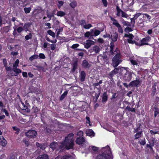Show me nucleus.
Wrapping results in <instances>:
<instances>
[{"label":"nucleus","mask_w":159,"mask_h":159,"mask_svg":"<svg viewBox=\"0 0 159 159\" xmlns=\"http://www.w3.org/2000/svg\"><path fill=\"white\" fill-rule=\"evenodd\" d=\"M132 31V30L131 28L128 27L126 28L125 29V31L126 32H131Z\"/></svg>","instance_id":"8fccbe9b"},{"label":"nucleus","mask_w":159,"mask_h":159,"mask_svg":"<svg viewBox=\"0 0 159 159\" xmlns=\"http://www.w3.org/2000/svg\"><path fill=\"white\" fill-rule=\"evenodd\" d=\"M86 123L87 124V126H90L91 125L90 124V118L89 117L87 116L86 117Z\"/></svg>","instance_id":"49530a36"},{"label":"nucleus","mask_w":159,"mask_h":159,"mask_svg":"<svg viewBox=\"0 0 159 159\" xmlns=\"http://www.w3.org/2000/svg\"><path fill=\"white\" fill-rule=\"evenodd\" d=\"M86 134L89 136L93 137L94 136L95 133L91 129H89L86 131Z\"/></svg>","instance_id":"f3484780"},{"label":"nucleus","mask_w":159,"mask_h":159,"mask_svg":"<svg viewBox=\"0 0 159 159\" xmlns=\"http://www.w3.org/2000/svg\"><path fill=\"white\" fill-rule=\"evenodd\" d=\"M24 29L23 28L21 27H18L17 29V32L19 33H21L23 30Z\"/></svg>","instance_id":"864d4df0"},{"label":"nucleus","mask_w":159,"mask_h":159,"mask_svg":"<svg viewBox=\"0 0 159 159\" xmlns=\"http://www.w3.org/2000/svg\"><path fill=\"white\" fill-rule=\"evenodd\" d=\"M108 97L106 92H105L103 94L102 101V102H106L107 100Z\"/></svg>","instance_id":"b1692460"},{"label":"nucleus","mask_w":159,"mask_h":159,"mask_svg":"<svg viewBox=\"0 0 159 159\" xmlns=\"http://www.w3.org/2000/svg\"><path fill=\"white\" fill-rule=\"evenodd\" d=\"M107 58V56L106 55L102 56V55H99L97 57L98 61V62L100 61V60L103 61H105Z\"/></svg>","instance_id":"2eb2a0df"},{"label":"nucleus","mask_w":159,"mask_h":159,"mask_svg":"<svg viewBox=\"0 0 159 159\" xmlns=\"http://www.w3.org/2000/svg\"><path fill=\"white\" fill-rule=\"evenodd\" d=\"M70 156L68 155H65L63 156L62 157H61V159H70Z\"/></svg>","instance_id":"6e6d98bb"},{"label":"nucleus","mask_w":159,"mask_h":159,"mask_svg":"<svg viewBox=\"0 0 159 159\" xmlns=\"http://www.w3.org/2000/svg\"><path fill=\"white\" fill-rule=\"evenodd\" d=\"M38 58V55H34L31 56L29 58L30 60L32 61L34 59H37Z\"/></svg>","instance_id":"4c0bfd02"},{"label":"nucleus","mask_w":159,"mask_h":159,"mask_svg":"<svg viewBox=\"0 0 159 159\" xmlns=\"http://www.w3.org/2000/svg\"><path fill=\"white\" fill-rule=\"evenodd\" d=\"M115 74H116V73H115L114 72V71L112 70L111 72L110 73L109 75L111 77H112Z\"/></svg>","instance_id":"680f3d73"},{"label":"nucleus","mask_w":159,"mask_h":159,"mask_svg":"<svg viewBox=\"0 0 159 159\" xmlns=\"http://www.w3.org/2000/svg\"><path fill=\"white\" fill-rule=\"evenodd\" d=\"M114 54H115L116 55L112 59V64L114 67H116L121 62V60L120 59V54L118 49L116 48V51L114 52Z\"/></svg>","instance_id":"7ed1b4c3"},{"label":"nucleus","mask_w":159,"mask_h":159,"mask_svg":"<svg viewBox=\"0 0 159 159\" xmlns=\"http://www.w3.org/2000/svg\"><path fill=\"white\" fill-rule=\"evenodd\" d=\"M65 14V13L62 11H58L57 14V16L61 17L64 16Z\"/></svg>","instance_id":"a878e982"},{"label":"nucleus","mask_w":159,"mask_h":159,"mask_svg":"<svg viewBox=\"0 0 159 159\" xmlns=\"http://www.w3.org/2000/svg\"><path fill=\"white\" fill-rule=\"evenodd\" d=\"M140 84V82L139 80H136L130 82L129 84V85L131 86H139Z\"/></svg>","instance_id":"f8f14e48"},{"label":"nucleus","mask_w":159,"mask_h":159,"mask_svg":"<svg viewBox=\"0 0 159 159\" xmlns=\"http://www.w3.org/2000/svg\"><path fill=\"white\" fill-rule=\"evenodd\" d=\"M13 129L14 130L16 131L17 132H18L19 131V129L16 127H13Z\"/></svg>","instance_id":"774afa93"},{"label":"nucleus","mask_w":159,"mask_h":159,"mask_svg":"<svg viewBox=\"0 0 159 159\" xmlns=\"http://www.w3.org/2000/svg\"><path fill=\"white\" fill-rule=\"evenodd\" d=\"M143 17H144V16H145L147 18V19H148V20H150L151 19V16H149V15H148V14H143Z\"/></svg>","instance_id":"5fc2aeb1"},{"label":"nucleus","mask_w":159,"mask_h":159,"mask_svg":"<svg viewBox=\"0 0 159 159\" xmlns=\"http://www.w3.org/2000/svg\"><path fill=\"white\" fill-rule=\"evenodd\" d=\"M21 104L23 106L22 108L23 110H24L27 111H29V109L25 105L24 103L21 102Z\"/></svg>","instance_id":"72a5a7b5"},{"label":"nucleus","mask_w":159,"mask_h":159,"mask_svg":"<svg viewBox=\"0 0 159 159\" xmlns=\"http://www.w3.org/2000/svg\"><path fill=\"white\" fill-rule=\"evenodd\" d=\"M150 133L153 134H157L158 133V132L156 131L151 130L150 131Z\"/></svg>","instance_id":"338daca9"},{"label":"nucleus","mask_w":159,"mask_h":159,"mask_svg":"<svg viewBox=\"0 0 159 159\" xmlns=\"http://www.w3.org/2000/svg\"><path fill=\"white\" fill-rule=\"evenodd\" d=\"M86 77V74L84 71H82L80 73V81H83L84 80Z\"/></svg>","instance_id":"dca6fc26"},{"label":"nucleus","mask_w":159,"mask_h":159,"mask_svg":"<svg viewBox=\"0 0 159 159\" xmlns=\"http://www.w3.org/2000/svg\"><path fill=\"white\" fill-rule=\"evenodd\" d=\"M102 2L105 7H107V0H102Z\"/></svg>","instance_id":"603ef678"},{"label":"nucleus","mask_w":159,"mask_h":159,"mask_svg":"<svg viewBox=\"0 0 159 159\" xmlns=\"http://www.w3.org/2000/svg\"><path fill=\"white\" fill-rule=\"evenodd\" d=\"M98 41L99 43H103L104 42V40L102 38H99L98 39Z\"/></svg>","instance_id":"69168bd1"},{"label":"nucleus","mask_w":159,"mask_h":159,"mask_svg":"<svg viewBox=\"0 0 159 159\" xmlns=\"http://www.w3.org/2000/svg\"><path fill=\"white\" fill-rule=\"evenodd\" d=\"M1 111H2L4 112L5 114V115L7 116H9V113L7 111L5 108H2L1 109Z\"/></svg>","instance_id":"c9c22d12"},{"label":"nucleus","mask_w":159,"mask_h":159,"mask_svg":"<svg viewBox=\"0 0 159 159\" xmlns=\"http://www.w3.org/2000/svg\"><path fill=\"white\" fill-rule=\"evenodd\" d=\"M141 14L140 13H137L134 15V16L133 18L131 19V24L133 25V26H134V25L135 23V21L134 20L136 19Z\"/></svg>","instance_id":"6ab92c4d"},{"label":"nucleus","mask_w":159,"mask_h":159,"mask_svg":"<svg viewBox=\"0 0 159 159\" xmlns=\"http://www.w3.org/2000/svg\"><path fill=\"white\" fill-rule=\"evenodd\" d=\"M114 42H112L110 43V52L112 54L113 53V49L114 47Z\"/></svg>","instance_id":"473e14b6"},{"label":"nucleus","mask_w":159,"mask_h":159,"mask_svg":"<svg viewBox=\"0 0 159 159\" xmlns=\"http://www.w3.org/2000/svg\"><path fill=\"white\" fill-rule=\"evenodd\" d=\"M142 58L140 57H137L136 58H131L130 61L133 65H139L142 62Z\"/></svg>","instance_id":"39448f33"},{"label":"nucleus","mask_w":159,"mask_h":159,"mask_svg":"<svg viewBox=\"0 0 159 159\" xmlns=\"http://www.w3.org/2000/svg\"><path fill=\"white\" fill-rule=\"evenodd\" d=\"M111 20L113 21V25L116 26L118 28V32L121 34L123 33V30L118 21L112 18Z\"/></svg>","instance_id":"0eeeda50"},{"label":"nucleus","mask_w":159,"mask_h":159,"mask_svg":"<svg viewBox=\"0 0 159 159\" xmlns=\"http://www.w3.org/2000/svg\"><path fill=\"white\" fill-rule=\"evenodd\" d=\"M94 42L91 40H87L86 43H84V47L86 49H88L91 47V45L94 44Z\"/></svg>","instance_id":"9b49d317"},{"label":"nucleus","mask_w":159,"mask_h":159,"mask_svg":"<svg viewBox=\"0 0 159 159\" xmlns=\"http://www.w3.org/2000/svg\"><path fill=\"white\" fill-rule=\"evenodd\" d=\"M122 69H125L124 68H122ZM122 70L125 73V75L124 77V79L126 82H129L131 80L132 74L129 72H127L125 69L124 70H123L122 69H121V71Z\"/></svg>","instance_id":"20e7f679"},{"label":"nucleus","mask_w":159,"mask_h":159,"mask_svg":"<svg viewBox=\"0 0 159 159\" xmlns=\"http://www.w3.org/2000/svg\"><path fill=\"white\" fill-rule=\"evenodd\" d=\"M141 134L142 131H141L136 133L134 135L135 137V139H136L140 138L141 137Z\"/></svg>","instance_id":"c85d7f7f"},{"label":"nucleus","mask_w":159,"mask_h":159,"mask_svg":"<svg viewBox=\"0 0 159 159\" xmlns=\"http://www.w3.org/2000/svg\"><path fill=\"white\" fill-rule=\"evenodd\" d=\"M48 156L46 154H42L39 155L37 158V159H48Z\"/></svg>","instance_id":"aec40b11"},{"label":"nucleus","mask_w":159,"mask_h":159,"mask_svg":"<svg viewBox=\"0 0 159 159\" xmlns=\"http://www.w3.org/2000/svg\"><path fill=\"white\" fill-rule=\"evenodd\" d=\"M32 38V34L31 33H29L28 34L26 35L25 37V38L26 40Z\"/></svg>","instance_id":"09e8293b"},{"label":"nucleus","mask_w":159,"mask_h":159,"mask_svg":"<svg viewBox=\"0 0 159 159\" xmlns=\"http://www.w3.org/2000/svg\"><path fill=\"white\" fill-rule=\"evenodd\" d=\"M91 27H92V25L91 24H89L84 25L83 27L85 29H89Z\"/></svg>","instance_id":"c03bdc74"},{"label":"nucleus","mask_w":159,"mask_h":159,"mask_svg":"<svg viewBox=\"0 0 159 159\" xmlns=\"http://www.w3.org/2000/svg\"><path fill=\"white\" fill-rule=\"evenodd\" d=\"M77 3L76 1H74L70 4V6L72 8H75L77 6Z\"/></svg>","instance_id":"393cba45"},{"label":"nucleus","mask_w":159,"mask_h":159,"mask_svg":"<svg viewBox=\"0 0 159 159\" xmlns=\"http://www.w3.org/2000/svg\"><path fill=\"white\" fill-rule=\"evenodd\" d=\"M68 92V91H66L62 94L60 98L61 100H63L65 98V96L67 95Z\"/></svg>","instance_id":"7c9ffc66"},{"label":"nucleus","mask_w":159,"mask_h":159,"mask_svg":"<svg viewBox=\"0 0 159 159\" xmlns=\"http://www.w3.org/2000/svg\"><path fill=\"white\" fill-rule=\"evenodd\" d=\"M48 33L49 35L51 36L53 38H54L55 36V33L51 30H48Z\"/></svg>","instance_id":"f704fd0d"},{"label":"nucleus","mask_w":159,"mask_h":159,"mask_svg":"<svg viewBox=\"0 0 159 159\" xmlns=\"http://www.w3.org/2000/svg\"><path fill=\"white\" fill-rule=\"evenodd\" d=\"M64 3V2L62 1H58L57 6L59 8H60L62 6Z\"/></svg>","instance_id":"a18cd8bd"},{"label":"nucleus","mask_w":159,"mask_h":159,"mask_svg":"<svg viewBox=\"0 0 159 159\" xmlns=\"http://www.w3.org/2000/svg\"><path fill=\"white\" fill-rule=\"evenodd\" d=\"M83 133L82 131H79L77 133L78 136H81L83 135Z\"/></svg>","instance_id":"e2e57ef3"},{"label":"nucleus","mask_w":159,"mask_h":159,"mask_svg":"<svg viewBox=\"0 0 159 159\" xmlns=\"http://www.w3.org/2000/svg\"><path fill=\"white\" fill-rule=\"evenodd\" d=\"M151 40V38L149 36H147L143 39L140 41V46L148 45V43Z\"/></svg>","instance_id":"9d476101"},{"label":"nucleus","mask_w":159,"mask_h":159,"mask_svg":"<svg viewBox=\"0 0 159 159\" xmlns=\"http://www.w3.org/2000/svg\"><path fill=\"white\" fill-rule=\"evenodd\" d=\"M0 142L1 144L3 146H6L7 143V141L4 139L2 136L0 137Z\"/></svg>","instance_id":"412c9836"},{"label":"nucleus","mask_w":159,"mask_h":159,"mask_svg":"<svg viewBox=\"0 0 159 159\" xmlns=\"http://www.w3.org/2000/svg\"><path fill=\"white\" fill-rule=\"evenodd\" d=\"M39 57L41 58L44 59L45 58L44 55L43 53H40L39 55Z\"/></svg>","instance_id":"4d7b16f0"},{"label":"nucleus","mask_w":159,"mask_h":159,"mask_svg":"<svg viewBox=\"0 0 159 159\" xmlns=\"http://www.w3.org/2000/svg\"><path fill=\"white\" fill-rule=\"evenodd\" d=\"M31 8L30 7H25L24 8V10L25 11V12L26 13H29L30 11L31 10Z\"/></svg>","instance_id":"37998d69"},{"label":"nucleus","mask_w":159,"mask_h":159,"mask_svg":"<svg viewBox=\"0 0 159 159\" xmlns=\"http://www.w3.org/2000/svg\"><path fill=\"white\" fill-rule=\"evenodd\" d=\"M116 10L117 11V13L116 15L118 16H120V13L121 14L122 12L123 11H122L118 6L116 7Z\"/></svg>","instance_id":"2f4dec72"},{"label":"nucleus","mask_w":159,"mask_h":159,"mask_svg":"<svg viewBox=\"0 0 159 159\" xmlns=\"http://www.w3.org/2000/svg\"><path fill=\"white\" fill-rule=\"evenodd\" d=\"M78 65V62L77 61H75L73 63V68L72 71L73 72H75V70L77 69V66Z\"/></svg>","instance_id":"5701e85b"},{"label":"nucleus","mask_w":159,"mask_h":159,"mask_svg":"<svg viewBox=\"0 0 159 159\" xmlns=\"http://www.w3.org/2000/svg\"><path fill=\"white\" fill-rule=\"evenodd\" d=\"M82 66L85 68H89L90 66L91 65L87 61L84 60L83 61Z\"/></svg>","instance_id":"4468645a"},{"label":"nucleus","mask_w":159,"mask_h":159,"mask_svg":"<svg viewBox=\"0 0 159 159\" xmlns=\"http://www.w3.org/2000/svg\"><path fill=\"white\" fill-rule=\"evenodd\" d=\"M23 142L25 143V145L26 146H28L29 145V143L27 139L25 138L23 139Z\"/></svg>","instance_id":"de8ad7c7"},{"label":"nucleus","mask_w":159,"mask_h":159,"mask_svg":"<svg viewBox=\"0 0 159 159\" xmlns=\"http://www.w3.org/2000/svg\"><path fill=\"white\" fill-rule=\"evenodd\" d=\"M84 36L86 37H87L90 39H93V34H92L91 31V30L90 31H88L84 34Z\"/></svg>","instance_id":"ddd939ff"},{"label":"nucleus","mask_w":159,"mask_h":159,"mask_svg":"<svg viewBox=\"0 0 159 159\" xmlns=\"http://www.w3.org/2000/svg\"><path fill=\"white\" fill-rule=\"evenodd\" d=\"M124 37L128 38V39H127V41L129 43L133 44L134 43H135V41L133 40L134 36L132 34H125L124 35Z\"/></svg>","instance_id":"1a4fd4ad"},{"label":"nucleus","mask_w":159,"mask_h":159,"mask_svg":"<svg viewBox=\"0 0 159 159\" xmlns=\"http://www.w3.org/2000/svg\"><path fill=\"white\" fill-rule=\"evenodd\" d=\"M159 114V110L158 108H155L154 110V116L156 117Z\"/></svg>","instance_id":"79ce46f5"},{"label":"nucleus","mask_w":159,"mask_h":159,"mask_svg":"<svg viewBox=\"0 0 159 159\" xmlns=\"http://www.w3.org/2000/svg\"><path fill=\"white\" fill-rule=\"evenodd\" d=\"M93 50L96 53H98L100 51V48L98 46H95L93 48Z\"/></svg>","instance_id":"cd10ccee"},{"label":"nucleus","mask_w":159,"mask_h":159,"mask_svg":"<svg viewBox=\"0 0 159 159\" xmlns=\"http://www.w3.org/2000/svg\"><path fill=\"white\" fill-rule=\"evenodd\" d=\"M19 60L18 59H17L15 63L13 65V67L14 68H17L18 66V64L19 63Z\"/></svg>","instance_id":"ea45409f"},{"label":"nucleus","mask_w":159,"mask_h":159,"mask_svg":"<svg viewBox=\"0 0 159 159\" xmlns=\"http://www.w3.org/2000/svg\"><path fill=\"white\" fill-rule=\"evenodd\" d=\"M32 110L35 113H37L39 111L37 107L33 108Z\"/></svg>","instance_id":"052dcab7"},{"label":"nucleus","mask_w":159,"mask_h":159,"mask_svg":"<svg viewBox=\"0 0 159 159\" xmlns=\"http://www.w3.org/2000/svg\"><path fill=\"white\" fill-rule=\"evenodd\" d=\"M47 17L50 20L51 18L53 16V14L51 12L47 11Z\"/></svg>","instance_id":"e433bc0d"},{"label":"nucleus","mask_w":159,"mask_h":159,"mask_svg":"<svg viewBox=\"0 0 159 159\" xmlns=\"http://www.w3.org/2000/svg\"><path fill=\"white\" fill-rule=\"evenodd\" d=\"M62 30L63 29L62 28L57 29L56 30V32H57V36H58L60 32H62Z\"/></svg>","instance_id":"a19ab883"},{"label":"nucleus","mask_w":159,"mask_h":159,"mask_svg":"<svg viewBox=\"0 0 159 159\" xmlns=\"http://www.w3.org/2000/svg\"><path fill=\"white\" fill-rule=\"evenodd\" d=\"M76 143L79 145H81L83 147H84V145H88V143L85 141V139L84 138H77L75 141Z\"/></svg>","instance_id":"423d86ee"},{"label":"nucleus","mask_w":159,"mask_h":159,"mask_svg":"<svg viewBox=\"0 0 159 159\" xmlns=\"http://www.w3.org/2000/svg\"><path fill=\"white\" fill-rule=\"evenodd\" d=\"M26 136L30 138H34L37 135V133L36 131L34 130H29L28 132L25 133Z\"/></svg>","instance_id":"6e6552de"},{"label":"nucleus","mask_w":159,"mask_h":159,"mask_svg":"<svg viewBox=\"0 0 159 159\" xmlns=\"http://www.w3.org/2000/svg\"><path fill=\"white\" fill-rule=\"evenodd\" d=\"M74 134L71 133L65 137L64 141L59 144L57 143L53 142L50 145V147L52 150L55 149L58 150L59 149L65 148L67 150L73 148L74 145V140L73 139Z\"/></svg>","instance_id":"f257e3e1"},{"label":"nucleus","mask_w":159,"mask_h":159,"mask_svg":"<svg viewBox=\"0 0 159 159\" xmlns=\"http://www.w3.org/2000/svg\"><path fill=\"white\" fill-rule=\"evenodd\" d=\"M140 143L142 145H144L145 144V139L141 140L140 141Z\"/></svg>","instance_id":"0e129e2a"},{"label":"nucleus","mask_w":159,"mask_h":159,"mask_svg":"<svg viewBox=\"0 0 159 159\" xmlns=\"http://www.w3.org/2000/svg\"><path fill=\"white\" fill-rule=\"evenodd\" d=\"M56 48V45L54 44H52L51 45V48L52 50H53L55 49Z\"/></svg>","instance_id":"13d9d810"},{"label":"nucleus","mask_w":159,"mask_h":159,"mask_svg":"<svg viewBox=\"0 0 159 159\" xmlns=\"http://www.w3.org/2000/svg\"><path fill=\"white\" fill-rule=\"evenodd\" d=\"M101 152H102L97 156L95 159H111V151L108 146L102 148Z\"/></svg>","instance_id":"f03ea898"},{"label":"nucleus","mask_w":159,"mask_h":159,"mask_svg":"<svg viewBox=\"0 0 159 159\" xmlns=\"http://www.w3.org/2000/svg\"><path fill=\"white\" fill-rule=\"evenodd\" d=\"M79 46V44H74L72 45L71 48L73 49H75L78 47Z\"/></svg>","instance_id":"bf43d9fd"},{"label":"nucleus","mask_w":159,"mask_h":159,"mask_svg":"<svg viewBox=\"0 0 159 159\" xmlns=\"http://www.w3.org/2000/svg\"><path fill=\"white\" fill-rule=\"evenodd\" d=\"M13 70L17 74H18L19 73H20L21 72V71L19 69L17 68H13Z\"/></svg>","instance_id":"c756f323"},{"label":"nucleus","mask_w":159,"mask_h":159,"mask_svg":"<svg viewBox=\"0 0 159 159\" xmlns=\"http://www.w3.org/2000/svg\"><path fill=\"white\" fill-rule=\"evenodd\" d=\"M89 148H92V150L94 152L97 151L98 150V148L94 146H89Z\"/></svg>","instance_id":"58836bf2"},{"label":"nucleus","mask_w":159,"mask_h":159,"mask_svg":"<svg viewBox=\"0 0 159 159\" xmlns=\"http://www.w3.org/2000/svg\"><path fill=\"white\" fill-rule=\"evenodd\" d=\"M118 38V34L116 32L113 33L111 34V39L113 42L116 41Z\"/></svg>","instance_id":"a211bd4d"},{"label":"nucleus","mask_w":159,"mask_h":159,"mask_svg":"<svg viewBox=\"0 0 159 159\" xmlns=\"http://www.w3.org/2000/svg\"><path fill=\"white\" fill-rule=\"evenodd\" d=\"M125 110L128 111L135 112V109L134 108H131L129 107H127Z\"/></svg>","instance_id":"bb28decb"},{"label":"nucleus","mask_w":159,"mask_h":159,"mask_svg":"<svg viewBox=\"0 0 159 159\" xmlns=\"http://www.w3.org/2000/svg\"><path fill=\"white\" fill-rule=\"evenodd\" d=\"M92 34H93V36H96L99 35L100 33V31L98 30L93 29L91 30Z\"/></svg>","instance_id":"4be33fe9"},{"label":"nucleus","mask_w":159,"mask_h":159,"mask_svg":"<svg viewBox=\"0 0 159 159\" xmlns=\"http://www.w3.org/2000/svg\"><path fill=\"white\" fill-rule=\"evenodd\" d=\"M121 16L123 17L127 18L128 16L126 13L123 11L122 12Z\"/></svg>","instance_id":"3c124183"}]
</instances>
